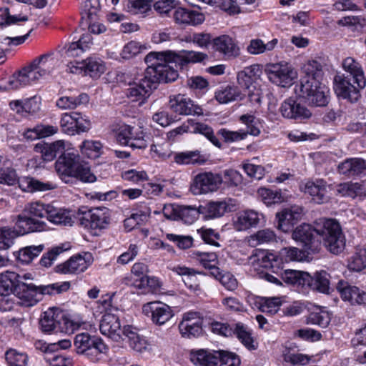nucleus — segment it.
I'll return each instance as SVG.
<instances>
[{"instance_id": "1", "label": "nucleus", "mask_w": 366, "mask_h": 366, "mask_svg": "<svg viewBox=\"0 0 366 366\" xmlns=\"http://www.w3.org/2000/svg\"><path fill=\"white\" fill-rule=\"evenodd\" d=\"M207 57V54L194 51L150 52L144 59L147 68L144 77L129 89L128 96L134 97V101L146 98L157 83L174 81L179 76L178 68L182 69L189 63L200 62Z\"/></svg>"}, {"instance_id": "2", "label": "nucleus", "mask_w": 366, "mask_h": 366, "mask_svg": "<svg viewBox=\"0 0 366 366\" xmlns=\"http://www.w3.org/2000/svg\"><path fill=\"white\" fill-rule=\"evenodd\" d=\"M76 218L81 226L87 229H102L108 223L107 217L101 207H80L76 216L70 209L62 207H28L22 214L18 216L16 224L21 228V234L44 230L45 219L54 224L71 226Z\"/></svg>"}, {"instance_id": "3", "label": "nucleus", "mask_w": 366, "mask_h": 366, "mask_svg": "<svg viewBox=\"0 0 366 366\" xmlns=\"http://www.w3.org/2000/svg\"><path fill=\"white\" fill-rule=\"evenodd\" d=\"M58 64L54 52H49L34 59L27 66L14 74L8 81V89H18L50 74Z\"/></svg>"}, {"instance_id": "4", "label": "nucleus", "mask_w": 366, "mask_h": 366, "mask_svg": "<svg viewBox=\"0 0 366 366\" xmlns=\"http://www.w3.org/2000/svg\"><path fill=\"white\" fill-rule=\"evenodd\" d=\"M315 233L321 237L324 246L334 254L343 252L345 236L339 222L335 219L320 218L315 222Z\"/></svg>"}, {"instance_id": "5", "label": "nucleus", "mask_w": 366, "mask_h": 366, "mask_svg": "<svg viewBox=\"0 0 366 366\" xmlns=\"http://www.w3.org/2000/svg\"><path fill=\"white\" fill-rule=\"evenodd\" d=\"M69 287V282L39 287L34 284H21L16 287L14 294L19 300V305L32 307L41 300L44 295L59 294L68 290Z\"/></svg>"}, {"instance_id": "6", "label": "nucleus", "mask_w": 366, "mask_h": 366, "mask_svg": "<svg viewBox=\"0 0 366 366\" xmlns=\"http://www.w3.org/2000/svg\"><path fill=\"white\" fill-rule=\"evenodd\" d=\"M299 95L311 107H325L329 102V90L321 82L310 83L305 80L298 86Z\"/></svg>"}, {"instance_id": "7", "label": "nucleus", "mask_w": 366, "mask_h": 366, "mask_svg": "<svg viewBox=\"0 0 366 366\" xmlns=\"http://www.w3.org/2000/svg\"><path fill=\"white\" fill-rule=\"evenodd\" d=\"M78 354L86 355L92 360H96L97 356L107 350V346L100 338L82 332L76 335L74 341Z\"/></svg>"}, {"instance_id": "8", "label": "nucleus", "mask_w": 366, "mask_h": 366, "mask_svg": "<svg viewBox=\"0 0 366 366\" xmlns=\"http://www.w3.org/2000/svg\"><path fill=\"white\" fill-rule=\"evenodd\" d=\"M59 124L61 130L69 135L86 132L91 128V122L86 116L76 112L62 114Z\"/></svg>"}, {"instance_id": "9", "label": "nucleus", "mask_w": 366, "mask_h": 366, "mask_svg": "<svg viewBox=\"0 0 366 366\" xmlns=\"http://www.w3.org/2000/svg\"><path fill=\"white\" fill-rule=\"evenodd\" d=\"M239 120L246 125L247 129H240L239 131H229L226 129H221L218 134L221 135L226 142H233L244 139L248 134L258 136L260 134V129L257 126V122L253 115L244 114L239 117Z\"/></svg>"}, {"instance_id": "10", "label": "nucleus", "mask_w": 366, "mask_h": 366, "mask_svg": "<svg viewBox=\"0 0 366 366\" xmlns=\"http://www.w3.org/2000/svg\"><path fill=\"white\" fill-rule=\"evenodd\" d=\"M365 87H360L349 76L345 74L336 75L334 78V90L337 97L355 102L360 94V90Z\"/></svg>"}, {"instance_id": "11", "label": "nucleus", "mask_w": 366, "mask_h": 366, "mask_svg": "<svg viewBox=\"0 0 366 366\" xmlns=\"http://www.w3.org/2000/svg\"><path fill=\"white\" fill-rule=\"evenodd\" d=\"M222 182L219 174L212 172L200 173L195 176L190 186V191L194 195L212 192L219 187Z\"/></svg>"}, {"instance_id": "12", "label": "nucleus", "mask_w": 366, "mask_h": 366, "mask_svg": "<svg viewBox=\"0 0 366 366\" xmlns=\"http://www.w3.org/2000/svg\"><path fill=\"white\" fill-rule=\"evenodd\" d=\"M315 227L302 224L296 227L292 232V238L300 242L305 250L309 253H317L321 249V242L315 236Z\"/></svg>"}, {"instance_id": "13", "label": "nucleus", "mask_w": 366, "mask_h": 366, "mask_svg": "<svg viewBox=\"0 0 366 366\" xmlns=\"http://www.w3.org/2000/svg\"><path fill=\"white\" fill-rule=\"evenodd\" d=\"M261 74V69L257 64L245 67L237 74L238 84L249 90L248 97L252 102H261V97L259 90L257 89L256 93L250 90V88L253 86V84L260 77Z\"/></svg>"}, {"instance_id": "14", "label": "nucleus", "mask_w": 366, "mask_h": 366, "mask_svg": "<svg viewBox=\"0 0 366 366\" xmlns=\"http://www.w3.org/2000/svg\"><path fill=\"white\" fill-rule=\"evenodd\" d=\"M94 261L90 252H83L70 257L65 262L56 266V272L64 274L81 273L84 272Z\"/></svg>"}, {"instance_id": "15", "label": "nucleus", "mask_w": 366, "mask_h": 366, "mask_svg": "<svg viewBox=\"0 0 366 366\" xmlns=\"http://www.w3.org/2000/svg\"><path fill=\"white\" fill-rule=\"evenodd\" d=\"M142 311L151 318L154 324L159 326L164 325L174 316L173 310L169 305L158 302H150L144 305Z\"/></svg>"}, {"instance_id": "16", "label": "nucleus", "mask_w": 366, "mask_h": 366, "mask_svg": "<svg viewBox=\"0 0 366 366\" xmlns=\"http://www.w3.org/2000/svg\"><path fill=\"white\" fill-rule=\"evenodd\" d=\"M265 72L270 81L282 87L292 84L294 72L287 64H272L266 66Z\"/></svg>"}, {"instance_id": "17", "label": "nucleus", "mask_w": 366, "mask_h": 366, "mask_svg": "<svg viewBox=\"0 0 366 366\" xmlns=\"http://www.w3.org/2000/svg\"><path fill=\"white\" fill-rule=\"evenodd\" d=\"M280 112L284 118L295 120L308 119L312 115L309 109L292 97L282 103Z\"/></svg>"}, {"instance_id": "18", "label": "nucleus", "mask_w": 366, "mask_h": 366, "mask_svg": "<svg viewBox=\"0 0 366 366\" xmlns=\"http://www.w3.org/2000/svg\"><path fill=\"white\" fill-rule=\"evenodd\" d=\"M202 324L203 319L198 312H189L184 314L179 330L184 337H196L202 333Z\"/></svg>"}, {"instance_id": "19", "label": "nucleus", "mask_w": 366, "mask_h": 366, "mask_svg": "<svg viewBox=\"0 0 366 366\" xmlns=\"http://www.w3.org/2000/svg\"><path fill=\"white\" fill-rule=\"evenodd\" d=\"M99 330L103 335L114 341L119 342L123 339L119 317L111 312L107 311L102 317Z\"/></svg>"}, {"instance_id": "20", "label": "nucleus", "mask_w": 366, "mask_h": 366, "mask_svg": "<svg viewBox=\"0 0 366 366\" xmlns=\"http://www.w3.org/2000/svg\"><path fill=\"white\" fill-rule=\"evenodd\" d=\"M169 107L174 112L180 115L202 114V109L183 94H178L170 98Z\"/></svg>"}, {"instance_id": "21", "label": "nucleus", "mask_w": 366, "mask_h": 366, "mask_svg": "<svg viewBox=\"0 0 366 366\" xmlns=\"http://www.w3.org/2000/svg\"><path fill=\"white\" fill-rule=\"evenodd\" d=\"M79 160V155L74 152L64 153L58 158L55 163V168L61 179L72 177Z\"/></svg>"}, {"instance_id": "22", "label": "nucleus", "mask_w": 366, "mask_h": 366, "mask_svg": "<svg viewBox=\"0 0 366 366\" xmlns=\"http://www.w3.org/2000/svg\"><path fill=\"white\" fill-rule=\"evenodd\" d=\"M199 207H163V213L167 219L182 220L186 224H192L199 215Z\"/></svg>"}, {"instance_id": "23", "label": "nucleus", "mask_w": 366, "mask_h": 366, "mask_svg": "<svg viewBox=\"0 0 366 366\" xmlns=\"http://www.w3.org/2000/svg\"><path fill=\"white\" fill-rule=\"evenodd\" d=\"M300 189L305 193L310 194L315 204H321L327 202V184L323 179L307 181L300 186Z\"/></svg>"}, {"instance_id": "24", "label": "nucleus", "mask_w": 366, "mask_h": 366, "mask_svg": "<svg viewBox=\"0 0 366 366\" xmlns=\"http://www.w3.org/2000/svg\"><path fill=\"white\" fill-rule=\"evenodd\" d=\"M337 290L342 298L349 301L352 305L366 304V293L357 287L350 285L347 282L340 280L337 285Z\"/></svg>"}, {"instance_id": "25", "label": "nucleus", "mask_w": 366, "mask_h": 366, "mask_svg": "<svg viewBox=\"0 0 366 366\" xmlns=\"http://www.w3.org/2000/svg\"><path fill=\"white\" fill-rule=\"evenodd\" d=\"M303 214L302 207H286L277 214L278 229L287 232L301 219Z\"/></svg>"}, {"instance_id": "26", "label": "nucleus", "mask_w": 366, "mask_h": 366, "mask_svg": "<svg viewBox=\"0 0 366 366\" xmlns=\"http://www.w3.org/2000/svg\"><path fill=\"white\" fill-rule=\"evenodd\" d=\"M190 359L197 366H217L220 360L219 351L205 349L192 350Z\"/></svg>"}, {"instance_id": "27", "label": "nucleus", "mask_w": 366, "mask_h": 366, "mask_svg": "<svg viewBox=\"0 0 366 366\" xmlns=\"http://www.w3.org/2000/svg\"><path fill=\"white\" fill-rule=\"evenodd\" d=\"M342 68L347 73L346 76L357 83L360 87H365L366 77L361 64L352 57L345 58L342 63Z\"/></svg>"}, {"instance_id": "28", "label": "nucleus", "mask_w": 366, "mask_h": 366, "mask_svg": "<svg viewBox=\"0 0 366 366\" xmlns=\"http://www.w3.org/2000/svg\"><path fill=\"white\" fill-rule=\"evenodd\" d=\"M263 219V215L254 209H245L237 214L234 226L238 231L249 229L257 225Z\"/></svg>"}, {"instance_id": "29", "label": "nucleus", "mask_w": 366, "mask_h": 366, "mask_svg": "<svg viewBox=\"0 0 366 366\" xmlns=\"http://www.w3.org/2000/svg\"><path fill=\"white\" fill-rule=\"evenodd\" d=\"M219 8L229 14L245 12L254 8L256 0H217Z\"/></svg>"}, {"instance_id": "30", "label": "nucleus", "mask_w": 366, "mask_h": 366, "mask_svg": "<svg viewBox=\"0 0 366 366\" xmlns=\"http://www.w3.org/2000/svg\"><path fill=\"white\" fill-rule=\"evenodd\" d=\"M340 174L354 177L366 172V160L361 158H350L338 165Z\"/></svg>"}, {"instance_id": "31", "label": "nucleus", "mask_w": 366, "mask_h": 366, "mask_svg": "<svg viewBox=\"0 0 366 366\" xmlns=\"http://www.w3.org/2000/svg\"><path fill=\"white\" fill-rule=\"evenodd\" d=\"M249 262L253 265H257L265 269H274L279 263V259L273 253L267 250L257 249L249 257Z\"/></svg>"}, {"instance_id": "32", "label": "nucleus", "mask_w": 366, "mask_h": 366, "mask_svg": "<svg viewBox=\"0 0 366 366\" xmlns=\"http://www.w3.org/2000/svg\"><path fill=\"white\" fill-rule=\"evenodd\" d=\"M215 49L228 57H237L240 49L235 41L228 35H222L214 39Z\"/></svg>"}, {"instance_id": "33", "label": "nucleus", "mask_w": 366, "mask_h": 366, "mask_svg": "<svg viewBox=\"0 0 366 366\" xmlns=\"http://www.w3.org/2000/svg\"><path fill=\"white\" fill-rule=\"evenodd\" d=\"M172 271L182 276L185 285L192 291L196 292L200 291L199 280L197 274H199L195 269L183 265H177L172 268Z\"/></svg>"}, {"instance_id": "34", "label": "nucleus", "mask_w": 366, "mask_h": 366, "mask_svg": "<svg viewBox=\"0 0 366 366\" xmlns=\"http://www.w3.org/2000/svg\"><path fill=\"white\" fill-rule=\"evenodd\" d=\"M304 76L300 79V84H302L305 80L310 83L314 81L321 82L323 77V69L322 64L316 60H309L305 63L302 67Z\"/></svg>"}, {"instance_id": "35", "label": "nucleus", "mask_w": 366, "mask_h": 366, "mask_svg": "<svg viewBox=\"0 0 366 366\" xmlns=\"http://www.w3.org/2000/svg\"><path fill=\"white\" fill-rule=\"evenodd\" d=\"M175 21L180 24L198 25L204 20V15L197 11L179 8L174 12Z\"/></svg>"}, {"instance_id": "36", "label": "nucleus", "mask_w": 366, "mask_h": 366, "mask_svg": "<svg viewBox=\"0 0 366 366\" xmlns=\"http://www.w3.org/2000/svg\"><path fill=\"white\" fill-rule=\"evenodd\" d=\"M61 317V312L57 308H49L44 312L39 323L44 332H56Z\"/></svg>"}, {"instance_id": "37", "label": "nucleus", "mask_w": 366, "mask_h": 366, "mask_svg": "<svg viewBox=\"0 0 366 366\" xmlns=\"http://www.w3.org/2000/svg\"><path fill=\"white\" fill-rule=\"evenodd\" d=\"M258 197L265 204H281L287 202L292 197L288 195L285 191H273L272 189L262 187L257 191Z\"/></svg>"}, {"instance_id": "38", "label": "nucleus", "mask_w": 366, "mask_h": 366, "mask_svg": "<svg viewBox=\"0 0 366 366\" xmlns=\"http://www.w3.org/2000/svg\"><path fill=\"white\" fill-rule=\"evenodd\" d=\"M279 276L285 283L301 286L302 287H305V284H308L309 281L311 280V275L309 273L293 269L280 271Z\"/></svg>"}, {"instance_id": "39", "label": "nucleus", "mask_w": 366, "mask_h": 366, "mask_svg": "<svg viewBox=\"0 0 366 366\" xmlns=\"http://www.w3.org/2000/svg\"><path fill=\"white\" fill-rule=\"evenodd\" d=\"M65 147V143L63 140H58L51 144H37L36 145V151L41 153L42 158L44 161H51L57 155V154L63 152Z\"/></svg>"}, {"instance_id": "40", "label": "nucleus", "mask_w": 366, "mask_h": 366, "mask_svg": "<svg viewBox=\"0 0 366 366\" xmlns=\"http://www.w3.org/2000/svg\"><path fill=\"white\" fill-rule=\"evenodd\" d=\"M16 183H18L19 187L21 190L28 192L46 191L53 188L49 183H44L29 177L17 178Z\"/></svg>"}, {"instance_id": "41", "label": "nucleus", "mask_w": 366, "mask_h": 366, "mask_svg": "<svg viewBox=\"0 0 366 366\" xmlns=\"http://www.w3.org/2000/svg\"><path fill=\"white\" fill-rule=\"evenodd\" d=\"M329 277L330 274L325 271L316 272L314 277L311 276V280L308 284H305V287L322 293H329L330 289Z\"/></svg>"}, {"instance_id": "42", "label": "nucleus", "mask_w": 366, "mask_h": 366, "mask_svg": "<svg viewBox=\"0 0 366 366\" xmlns=\"http://www.w3.org/2000/svg\"><path fill=\"white\" fill-rule=\"evenodd\" d=\"M92 44V35L89 33L84 34L77 41L71 42L69 45L66 54L71 57L78 56L90 48Z\"/></svg>"}, {"instance_id": "43", "label": "nucleus", "mask_w": 366, "mask_h": 366, "mask_svg": "<svg viewBox=\"0 0 366 366\" xmlns=\"http://www.w3.org/2000/svg\"><path fill=\"white\" fill-rule=\"evenodd\" d=\"M215 99L220 104H227L238 99H241L242 94L237 86L227 85L215 92Z\"/></svg>"}, {"instance_id": "44", "label": "nucleus", "mask_w": 366, "mask_h": 366, "mask_svg": "<svg viewBox=\"0 0 366 366\" xmlns=\"http://www.w3.org/2000/svg\"><path fill=\"white\" fill-rule=\"evenodd\" d=\"M18 278L17 273L6 271L0 273V295L7 296L14 293L16 289L15 280Z\"/></svg>"}, {"instance_id": "45", "label": "nucleus", "mask_w": 366, "mask_h": 366, "mask_svg": "<svg viewBox=\"0 0 366 366\" xmlns=\"http://www.w3.org/2000/svg\"><path fill=\"white\" fill-rule=\"evenodd\" d=\"M188 124L190 128L189 132L199 133L207 137L214 146L221 147L220 142L215 137L213 129L204 123L194 122L193 120H188Z\"/></svg>"}, {"instance_id": "46", "label": "nucleus", "mask_w": 366, "mask_h": 366, "mask_svg": "<svg viewBox=\"0 0 366 366\" xmlns=\"http://www.w3.org/2000/svg\"><path fill=\"white\" fill-rule=\"evenodd\" d=\"M278 43L277 39H273L267 43H264L261 39H252L247 46V51L251 54H260L272 51Z\"/></svg>"}, {"instance_id": "47", "label": "nucleus", "mask_w": 366, "mask_h": 366, "mask_svg": "<svg viewBox=\"0 0 366 366\" xmlns=\"http://www.w3.org/2000/svg\"><path fill=\"white\" fill-rule=\"evenodd\" d=\"M89 96L86 94H81L76 97H62L56 101V106L61 109H74L78 106L87 103Z\"/></svg>"}, {"instance_id": "48", "label": "nucleus", "mask_w": 366, "mask_h": 366, "mask_svg": "<svg viewBox=\"0 0 366 366\" xmlns=\"http://www.w3.org/2000/svg\"><path fill=\"white\" fill-rule=\"evenodd\" d=\"M200 264L206 269L211 270V274L217 277L220 274L219 269L217 267L218 263L217 255L214 252H203L199 255Z\"/></svg>"}, {"instance_id": "49", "label": "nucleus", "mask_w": 366, "mask_h": 366, "mask_svg": "<svg viewBox=\"0 0 366 366\" xmlns=\"http://www.w3.org/2000/svg\"><path fill=\"white\" fill-rule=\"evenodd\" d=\"M83 182H94L97 179L96 176L91 172L88 163L79 160L74 169V174L72 176Z\"/></svg>"}, {"instance_id": "50", "label": "nucleus", "mask_w": 366, "mask_h": 366, "mask_svg": "<svg viewBox=\"0 0 366 366\" xmlns=\"http://www.w3.org/2000/svg\"><path fill=\"white\" fill-rule=\"evenodd\" d=\"M148 272L147 266L142 262L135 263L132 268V276L123 280L124 284L136 287V283L139 280L145 278Z\"/></svg>"}, {"instance_id": "51", "label": "nucleus", "mask_w": 366, "mask_h": 366, "mask_svg": "<svg viewBox=\"0 0 366 366\" xmlns=\"http://www.w3.org/2000/svg\"><path fill=\"white\" fill-rule=\"evenodd\" d=\"M336 193L342 197L355 198L362 195V189L358 183L345 182L337 185Z\"/></svg>"}, {"instance_id": "52", "label": "nucleus", "mask_w": 366, "mask_h": 366, "mask_svg": "<svg viewBox=\"0 0 366 366\" xmlns=\"http://www.w3.org/2000/svg\"><path fill=\"white\" fill-rule=\"evenodd\" d=\"M84 66V74L89 75L92 78H97L104 71L105 66L102 61L94 58H87L83 61Z\"/></svg>"}, {"instance_id": "53", "label": "nucleus", "mask_w": 366, "mask_h": 366, "mask_svg": "<svg viewBox=\"0 0 366 366\" xmlns=\"http://www.w3.org/2000/svg\"><path fill=\"white\" fill-rule=\"evenodd\" d=\"M132 134L129 136L127 146L134 149H145L147 147V141L141 127H132Z\"/></svg>"}, {"instance_id": "54", "label": "nucleus", "mask_w": 366, "mask_h": 366, "mask_svg": "<svg viewBox=\"0 0 366 366\" xmlns=\"http://www.w3.org/2000/svg\"><path fill=\"white\" fill-rule=\"evenodd\" d=\"M81 154L90 159L98 158L101 154L102 145L100 142L85 140L79 146Z\"/></svg>"}, {"instance_id": "55", "label": "nucleus", "mask_w": 366, "mask_h": 366, "mask_svg": "<svg viewBox=\"0 0 366 366\" xmlns=\"http://www.w3.org/2000/svg\"><path fill=\"white\" fill-rule=\"evenodd\" d=\"M44 244L27 246L19 251L18 259L23 263L29 264L43 251Z\"/></svg>"}, {"instance_id": "56", "label": "nucleus", "mask_w": 366, "mask_h": 366, "mask_svg": "<svg viewBox=\"0 0 366 366\" xmlns=\"http://www.w3.org/2000/svg\"><path fill=\"white\" fill-rule=\"evenodd\" d=\"M307 322L308 324L317 325L320 327H326L330 322V316L328 312L318 308L310 313Z\"/></svg>"}, {"instance_id": "57", "label": "nucleus", "mask_w": 366, "mask_h": 366, "mask_svg": "<svg viewBox=\"0 0 366 366\" xmlns=\"http://www.w3.org/2000/svg\"><path fill=\"white\" fill-rule=\"evenodd\" d=\"M19 233L10 227L0 228V249H7L14 244Z\"/></svg>"}, {"instance_id": "58", "label": "nucleus", "mask_w": 366, "mask_h": 366, "mask_svg": "<svg viewBox=\"0 0 366 366\" xmlns=\"http://www.w3.org/2000/svg\"><path fill=\"white\" fill-rule=\"evenodd\" d=\"M276 240L274 232L269 229H262L250 237L249 242L253 246L257 244L270 243Z\"/></svg>"}, {"instance_id": "59", "label": "nucleus", "mask_w": 366, "mask_h": 366, "mask_svg": "<svg viewBox=\"0 0 366 366\" xmlns=\"http://www.w3.org/2000/svg\"><path fill=\"white\" fill-rule=\"evenodd\" d=\"M348 267L350 270L360 272L366 267V251L360 249L350 259Z\"/></svg>"}, {"instance_id": "60", "label": "nucleus", "mask_w": 366, "mask_h": 366, "mask_svg": "<svg viewBox=\"0 0 366 366\" xmlns=\"http://www.w3.org/2000/svg\"><path fill=\"white\" fill-rule=\"evenodd\" d=\"M233 334L236 335L237 337L249 350H253L255 348L253 344V338L252 337L250 332L247 330L244 325L237 324L234 329Z\"/></svg>"}, {"instance_id": "61", "label": "nucleus", "mask_w": 366, "mask_h": 366, "mask_svg": "<svg viewBox=\"0 0 366 366\" xmlns=\"http://www.w3.org/2000/svg\"><path fill=\"white\" fill-rule=\"evenodd\" d=\"M5 356L9 366H26L27 365V355L19 352L16 350L11 349L8 350Z\"/></svg>"}, {"instance_id": "62", "label": "nucleus", "mask_w": 366, "mask_h": 366, "mask_svg": "<svg viewBox=\"0 0 366 366\" xmlns=\"http://www.w3.org/2000/svg\"><path fill=\"white\" fill-rule=\"evenodd\" d=\"M61 317L59 320L57 332L66 334H71L77 330L80 325L66 317L64 314L61 312Z\"/></svg>"}, {"instance_id": "63", "label": "nucleus", "mask_w": 366, "mask_h": 366, "mask_svg": "<svg viewBox=\"0 0 366 366\" xmlns=\"http://www.w3.org/2000/svg\"><path fill=\"white\" fill-rule=\"evenodd\" d=\"M175 162L178 164H189L200 163V155L198 152H187L177 154L175 156Z\"/></svg>"}, {"instance_id": "64", "label": "nucleus", "mask_w": 366, "mask_h": 366, "mask_svg": "<svg viewBox=\"0 0 366 366\" xmlns=\"http://www.w3.org/2000/svg\"><path fill=\"white\" fill-rule=\"evenodd\" d=\"M68 248H64L63 245L56 246L51 248L47 253L43 255L40 260L42 266L46 267H50L54 261L56 259L57 256L66 251Z\"/></svg>"}]
</instances>
